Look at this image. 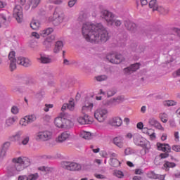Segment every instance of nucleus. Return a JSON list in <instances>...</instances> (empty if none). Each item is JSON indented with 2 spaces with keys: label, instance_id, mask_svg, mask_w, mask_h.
Masks as SVG:
<instances>
[{
  "label": "nucleus",
  "instance_id": "nucleus-1",
  "mask_svg": "<svg viewBox=\"0 0 180 180\" xmlns=\"http://www.w3.org/2000/svg\"><path fill=\"white\" fill-rule=\"evenodd\" d=\"M82 33L86 41L96 44L106 43L110 39L109 32L102 23L94 25L89 22H84L82 27Z\"/></svg>",
  "mask_w": 180,
  "mask_h": 180
},
{
  "label": "nucleus",
  "instance_id": "nucleus-2",
  "mask_svg": "<svg viewBox=\"0 0 180 180\" xmlns=\"http://www.w3.org/2000/svg\"><path fill=\"white\" fill-rule=\"evenodd\" d=\"M53 123L58 129H71L74 126V122L71 120L60 116L54 119Z\"/></svg>",
  "mask_w": 180,
  "mask_h": 180
},
{
  "label": "nucleus",
  "instance_id": "nucleus-3",
  "mask_svg": "<svg viewBox=\"0 0 180 180\" xmlns=\"http://www.w3.org/2000/svg\"><path fill=\"white\" fill-rule=\"evenodd\" d=\"M109 111L105 108H98L94 112V117L99 123H103L108 119Z\"/></svg>",
  "mask_w": 180,
  "mask_h": 180
},
{
  "label": "nucleus",
  "instance_id": "nucleus-4",
  "mask_svg": "<svg viewBox=\"0 0 180 180\" xmlns=\"http://www.w3.org/2000/svg\"><path fill=\"white\" fill-rule=\"evenodd\" d=\"M51 137H53V133L49 131H41L35 134L37 141H49L51 140Z\"/></svg>",
  "mask_w": 180,
  "mask_h": 180
},
{
  "label": "nucleus",
  "instance_id": "nucleus-5",
  "mask_svg": "<svg viewBox=\"0 0 180 180\" xmlns=\"http://www.w3.org/2000/svg\"><path fill=\"white\" fill-rule=\"evenodd\" d=\"M61 167L68 171H81L82 166L73 162H62Z\"/></svg>",
  "mask_w": 180,
  "mask_h": 180
},
{
  "label": "nucleus",
  "instance_id": "nucleus-6",
  "mask_svg": "<svg viewBox=\"0 0 180 180\" xmlns=\"http://www.w3.org/2000/svg\"><path fill=\"white\" fill-rule=\"evenodd\" d=\"M101 17L105 20L107 26H113V19L115 18L113 13L104 10L101 12Z\"/></svg>",
  "mask_w": 180,
  "mask_h": 180
},
{
  "label": "nucleus",
  "instance_id": "nucleus-7",
  "mask_svg": "<svg viewBox=\"0 0 180 180\" xmlns=\"http://www.w3.org/2000/svg\"><path fill=\"white\" fill-rule=\"evenodd\" d=\"M13 16L17 20L18 23H22L23 20V9L20 5H16L13 8Z\"/></svg>",
  "mask_w": 180,
  "mask_h": 180
},
{
  "label": "nucleus",
  "instance_id": "nucleus-8",
  "mask_svg": "<svg viewBox=\"0 0 180 180\" xmlns=\"http://www.w3.org/2000/svg\"><path fill=\"white\" fill-rule=\"evenodd\" d=\"M37 120V117L34 114H31L25 116L23 118H21L20 120V124L21 126H27V124H30V123H33V122H36Z\"/></svg>",
  "mask_w": 180,
  "mask_h": 180
},
{
  "label": "nucleus",
  "instance_id": "nucleus-9",
  "mask_svg": "<svg viewBox=\"0 0 180 180\" xmlns=\"http://www.w3.org/2000/svg\"><path fill=\"white\" fill-rule=\"evenodd\" d=\"M12 162L13 164L24 165V167H29L30 165V159L23 156L14 158H13Z\"/></svg>",
  "mask_w": 180,
  "mask_h": 180
},
{
  "label": "nucleus",
  "instance_id": "nucleus-10",
  "mask_svg": "<svg viewBox=\"0 0 180 180\" xmlns=\"http://www.w3.org/2000/svg\"><path fill=\"white\" fill-rule=\"evenodd\" d=\"M77 122L79 124H91L94 122V118L88 115H84V116L79 117Z\"/></svg>",
  "mask_w": 180,
  "mask_h": 180
},
{
  "label": "nucleus",
  "instance_id": "nucleus-11",
  "mask_svg": "<svg viewBox=\"0 0 180 180\" xmlns=\"http://www.w3.org/2000/svg\"><path fill=\"white\" fill-rule=\"evenodd\" d=\"M134 142L136 144V146H140L141 147H143L145 149V151H148V149L150 148H147L146 146V143H144V138L141 137L140 135H135L134 137Z\"/></svg>",
  "mask_w": 180,
  "mask_h": 180
},
{
  "label": "nucleus",
  "instance_id": "nucleus-12",
  "mask_svg": "<svg viewBox=\"0 0 180 180\" xmlns=\"http://www.w3.org/2000/svg\"><path fill=\"white\" fill-rule=\"evenodd\" d=\"M140 68V63H134L131 65L130 66L125 68L124 69V72L127 75H131L133 72H136L137 70Z\"/></svg>",
  "mask_w": 180,
  "mask_h": 180
},
{
  "label": "nucleus",
  "instance_id": "nucleus-13",
  "mask_svg": "<svg viewBox=\"0 0 180 180\" xmlns=\"http://www.w3.org/2000/svg\"><path fill=\"white\" fill-rule=\"evenodd\" d=\"M25 168H27V166H25L23 165L15 164L13 167H8V171L11 172V175H16L18 172H20V171H23Z\"/></svg>",
  "mask_w": 180,
  "mask_h": 180
},
{
  "label": "nucleus",
  "instance_id": "nucleus-14",
  "mask_svg": "<svg viewBox=\"0 0 180 180\" xmlns=\"http://www.w3.org/2000/svg\"><path fill=\"white\" fill-rule=\"evenodd\" d=\"M17 63L20 65H22V67H30L32 65V61L27 58H25L23 56H19L17 58Z\"/></svg>",
  "mask_w": 180,
  "mask_h": 180
},
{
  "label": "nucleus",
  "instance_id": "nucleus-15",
  "mask_svg": "<svg viewBox=\"0 0 180 180\" xmlns=\"http://www.w3.org/2000/svg\"><path fill=\"white\" fill-rule=\"evenodd\" d=\"M70 136L71 133H70V131H63L56 138V143H64V141H67Z\"/></svg>",
  "mask_w": 180,
  "mask_h": 180
},
{
  "label": "nucleus",
  "instance_id": "nucleus-16",
  "mask_svg": "<svg viewBox=\"0 0 180 180\" xmlns=\"http://www.w3.org/2000/svg\"><path fill=\"white\" fill-rule=\"evenodd\" d=\"M124 25L126 29L128 30L129 32H131V33H135L136 30H137V25H136V23L130 20L124 21Z\"/></svg>",
  "mask_w": 180,
  "mask_h": 180
},
{
  "label": "nucleus",
  "instance_id": "nucleus-17",
  "mask_svg": "<svg viewBox=\"0 0 180 180\" xmlns=\"http://www.w3.org/2000/svg\"><path fill=\"white\" fill-rule=\"evenodd\" d=\"M116 92L115 91H99L98 96H96V101H102V97L107 95L108 98H110V96H113Z\"/></svg>",
  "mask_w": 180,
  "mask_h": 180
},
{
  "label": "nucleus",
  "instance_id": "nucleus-18",
  "mask_svg": "<svg viewBox=\"0 0 180 180\" xmlns=\"http://www.w3.org/2000/svg\"><path fill=\"white\" fill-rule=\"evenodd\" d=\"M56 39V37L54 35L49 36L46 38V39L43 42V45L46 49H51V46L53 44V41Z\"/></svg>",
  "mask_w": 180,
  "mask_h": 180
},
{
  "label": "nucleus",
  "instance_id": "nucleus-19",
  "mask_svg": "<svg viewBox=\"0 0 180 180\" xmlns=\"http://www.w3.org/2000/svg\"><path fill=\"white\" fill-rule=\"evenodd\" d=\"M110 123L112 126L120 127L123 123V121L122 120V118L119 117H114L110 120Z\"/></svg>",
  "mask_w": 180,
  "mask_h": 180
},
{
  "label": "nucleus",
  "instance_id": "nucleus-20",
  "mask_svg": "<svg viewBox=\"0 0 180 180\" xmlns=\"http://www.w3.org/2000/svg\"><path fill=\"white\" fill-rule=\"evenodd\" d=\"M157 146L158 150L164 153H169L171 151V146L168 143H158Z\"/></svg>",
  "mask_w": 180,
  "mask_h": 180
},
{
  "label": "nucleus",
  "instance_id": "nucleus-21",
  "mask_svg": "<svg viewBox=\"0 0 180 180\" xmlns=\"http://www.w3.org/2000/svg\"><path fill=\"white\" fill-rule=\"evenodd\" d=\"M143 133L149 136L151 140H155V131L154 129L144 127L143 129Z\"/></svg>",
  "mask_w": 180,
  "mask_h": 180
},
{
  "label": "nucleus",
  "instance_id": "nucleus-22",
  "mask_svg": "<svg viewBox=\"0 0 180 180\" xmlns=\"http://www.w3.org/2000/svg\"><path fill=\"white\" fill-rule=\"evenodd\" d=\"M92 109H94V103H89L82 107V112L84 115H86V113H91Z\"/></svg>",
  "mask_w": 180,
  "mask_h": 180
},
{
  "label": "nucleus",
  "instance_id": "nucleus-23",
  "mask_svg": "<svg viewBox=\"0 0 180 180\" xmlns=\"http://www.w3.org/2000/svg\"><path fill=\"white\" fill-rule=\"evenodd\" d=\"M113 144L119 148H123V137L116 136L112 140Z\"/></svg>",
  "mask_w": 180,
  "mask_h": 180
},
{
  "label": "nucleus",
  "instance_id": "nucleus-24",
  "mask_svg": "<svg viewBox=\"0 0 180 180\" xmlns=\"http://www.w3.org/2000/svg\"><path fill=\"white\" fill-rule=\"evenodd\" d=\"M18 120V117H8L7 119H6L4 126L6 127H11V126H13V124H15V122Z\"/></svg>",
  "mask_w": 180,
  "mask_h": 180
},
{
  "label": "nucleus",
  "instance_id": "nucleus-25",
  "mask_svg": "<svg viewBox=\"0 0 180 180\" xmlns=\"http://www.w3.org/2000/svg\"><path fill=\"white\" fill-rule=\"evenodd\" d=\"M0 18L1 19H3V23H5L6 22H8V20H9L11 18V14L9 13V11L3 10L0 12Z\"/></svg>",
  "mask_w": 180,
  "mask_h": 180
},
{
  "label": "nucleus",
  "instance_id": "nucleus-26",
  "mask_svg": "<svg viewBox=\"0 0 180 180\" xmlns=\"http://www.w3.org/2000/svg\"><path fill=\"white\" fill-rule=\"evenodd\" d=\"M64 47V44L63 43V41H58L55 44V47L53 49V53L55 54H58L61 50H63V48Z\"/></svg>",
  "mask_w": 180,
  "mask_h": 180
},
{
  "label": "nucleus",
  "instance_id": "nucleus-27",
  "mask_svg": "<svg viewBox=\"0 0 180 180\" xmlns=\"http://www.w3.org/2000/svg\"><path fill=\"white\" fill-rule=\"evenodd\" d=\"M64 20V13H60L58 14V16L55 18V19L53 20V25H55V26H58V25H60V23H63Z\"/></svg>",
  "mask_w": 180,
  "mask_h": 180
},
{
  "label": "nucleus",
  "instance_id": "nucleus-28",
  "mask_svg": "<svg viewBox=\"0 0 180 180\" xmlns=\"http://www.w3.org/2000/svg\"><path fill=\"white\" fill-rule=\"evenodd\" d=\"M75 83V81L72 78H69L63 80L61 85L63 86V88H68L70 87V85H74Z\"/></svg>",
  "mask_w": 180,
  "mask_h": 180
},
{
  "label": "nucleus",
  "instance_id": "nucleus-29",
  "mask_svg": "<svg viewBox=\"0 0 180 180\" xmlns=\"http://www.w3.org/2000/svg\"><path fill=\"white\" fill-rule=\"evenodd\" d=\"M22 134H23L22 131H18L15 135L11 136L9 137L10 141H20Z\"/></svg>",
  "mask_w": 180,
  "mask_h": 180
},
{
  "label": "nucleus",
  "instance_id": "nucleus-30",
  "mask_svg": "<svg viewBox=\"0 0 180 180\" xmlns=\"http://www.w3.org/2000/svg\"><path fill=\"white\" fill-rule=\"evenodd\" d=\"M39 60L42 64H51L53 63V59L43 55H41Z\"/></svg>",
  "mask_w": 180,
  "mask_h": 180
},
{
  "label": "nucleus",
  "instance_id": "nucleus-31",
  "mask_svg": "<svg viewBox=\"0 0 180 180\" xmlns=\"http://www.w3.org/2000/svg\"><path fill=\"white\" fill-rule=\"evenodd\" d=\"M149 8L153 9V11H158L160 12V8H158V4H157V0H150L149 2Z\"/></svg>",
  "mask_w": 180,
  "mask_h": 180
},
{
  "label": "nucleus",
  "instance_id": "nucleus-32",
  "mask_svg": "<svg viewBox=\"0 0 180 180\" xmlns=\"http://www.w3.org/2000/svg\"><path fill=\"white\" fill-rule=\"evenodd\" d=\"M79 136L82 137V139H84V140H89L91 137V132L85 131H82L79 134Z\"/></svg>",
  "mask_w": 180,
  "mask_h": 180
},
{
  "label": "nucleus",
  "instance_id": "nucleus-33",
  "mask_svg": "<svg viewBox=\"0 0 180 180\" xmlns=\"http://www.w3.org/2000/svg\"><path fill=\"white\" fill-rule=\"evenodd\" d=\"M30 27L33 30H37L40 27V22L37 20H32L30 23Z\"/></svg>",
  "mask_w": 180,
  "mask_h": 180
},
{
  "label": "nucleus",
  "instance_id": "nucleus-34",
  "mask_svg": "<svg viewBox=\"0 0 180 180\" xmlns=\"http://www.w3.org/2000/svg\"><path fill=\"white\" fill-rule=\"evenodd\" d=\"M159 117L162 123H167V122H168V114L166 112L160 113Z\"/></svg>",
  "mask_w": 180,
  "mask_h": 180
},
{
  "label": "nucleus",
  "instance_id": "nucleus-35",
  "mask_svg": "<svg viewBox=\"0 0 180 180\" xmlns=\"http://www.w3.org/2000/svg\"><path fill=\"white\" fill-rule=\"evenodd\" d=\"M116 57V54L115 53H108L106 56L107 60L111 63L112 64H115V59Z\"/></svg>",
  "mask_w": 180,
  "mask_h": 180
},
{
  "label": "nucleus",
  "instance_id": "nucleus-36",
  "mask_svg": "<svg viewBox=\"0 0 180 180\" xmlns=\"http://www.w3.org/2000/svg\"><path fill=\"white\" fill-rule=\"evenodd\" d=\"M110 165L112 167H120V162L118 160H117L116 158H110Z\"/></svg>",
  "mask_w": 180,
  "mask_h": 180
},
{
  "label": "nucleus",
  "instance_id": "nucleus-37",
  "mask_svg": "<svg viewBox=\"0 0 180 180\" xmlns=\"http://www.w3.org/2000/svg\"><path fill=\"white\" fill-rule=\"evenodd\" d=\"M115 64H120L122 61H124V58H123V56L122 54H115Z\"/></svg>",
  "mask_w": 180,
  "mask_h": 180
},
{
  "label": "nucleus",
  "instance_id": "nucleus-38",
  "mask_svg": "<svg viewBox=\"0 0 180 180\" xmlns=\"http://www.w3.org/2000/svg\"><path fill=\"white\" fill-rule=\"evenodd\" d=\"M53 32H54V30H53L52 27L47 28L42 31V32L41 33V36H42L43 37H44L46 35L49 36V34L53 33Z\"/></svg>",
  "mask_w": 180,
  "mask_h": 180
},
{
  "label": "nucleus",
  "instance_id": "nucleus-39",
  "mask_svg": "<svg viewBox=\"0 0 180 180\" xmlns=\"http://www.w3.org/2000/svg\"><path fill=\"white\" fill-rule=\"evenodd\" d=\"M146 176L150 179H157L158 174H155L153 171H150L146 173Z\"/></svg>",
  "mask_w": 180,
  "mask_h": 180
},
{
  "label": "nucleus",
  "instance_id": "nucleus-40",
  "mask_svg": "<svg viewBox=\"0 0 180 180\" xmlns=\"http://www.w3.org/2000/svg\"><path fill=\"white\" fill-rule=\"evenodd\" d=\"M40 1L41 0H31L30 6H31L32 9L37 8L39 4H40Z\"/></svg>",
  "mask_w": 180,
  "mask_h": 180
},
{
  "label": "nucleus",
  "instance_id": "nucleus-41",
  "mask_svg": "<svg viewBox=\"0 0 180 180\" xmlns=\"http://www.w3.org/2000/svg\"><path fill=\"white\" fill-rule=\"evenodd\" d=\"M162 103L164 106H175V105H176V101L168 100L163 101Z\"/></svg>",
  "mask_w": 180,
  "mask_h": 180
},
{
  "label": "nucleus",
  "instance_id": "nucleus-42",
  "mask_svg": "<svg viewBox=\"0 0 180 180\" xmlns=\"http://www.w3.org/2000/svg\"><path fill=\"white\" fill-rule=\"evenodd\" d=\"M68 109L71 111L75 109V103H74V99L70 100L69 103L68 104Z\"/></svg>",
  "mask_w": 180,
  "mask_h": 180
},
{
  "label": "nucleus",
  "instance_id": "nucleus-43",
  "mask_svg": "<svg viewBox=\"0 0 180 180\" xmlns=\"http://www.w3.org/2000/svg\"><path fill=\"white\" fill-rule=\"evenodd\" d=\"M164 167L165 168H174V167H176V165L174 162L165 161Z\"/></svg>",
  "mask_w": 180,
  "mask_h": 180
},
{
  "label": "nucleus",
  "instance_id": "nucleus-44",
  "mask_svg": "<svg viewBox=\"0 0 180 180\" xmlns=\"http://www.w3.org/2000/svg\"><path fill=\"white\" fill-rule=\"evenodd\" d=\"M16 68V60H10V71H15Z\"/></svg>",
  "mask_w": 180,
  "mask_h": 180
},
{
  "label": "nucleus",
  "instance_id": "nucleus-45",
  "mask_svg": "<svg viewBox=\"0 0 180 180\" xmlns=\"http://www.w3.org/2000/svg\"><path fill=\"white\" fill-rule=\"evenodd\" d=\"M15 54H16V53H15L14 51H11L9 53V54H8V60L10 61L16 60V58L15 57Z\"/></svg>",
  "mask_w": 180,
  "mask_h": 180
},
{
  "label": "nucleus",
  "instance_id": "nucleus-46",
  "mask_svg": "<svg viewBox=\"0 0 180 180\" xmlns=\"http://www.w3.org/2000/svg\"><path fill=\"white\" fill-rule=\"evenodd\" d=\"M96 81H98V82H102V81H106L108 79V76L106 75H100L97 76L96 77Z\"/></svg>",
  "mask_w": 180,
  "mask_h": 180
},
{
  "label": "nucleus",
  "instance_id": "nucleus-47",
  "mask_svg": "<svg viewBox=\"0 0 180 180\" xmlns=\"http://www.w3.org/2000/svg\"><path fill=\"white\" fill-rule=\"evenodd\" d=\"M122 20L113 19V24L115 25V27H120L122 26Z\"/></svg>",
  "mask_w": 180,
  "mask_h": 180
},
{
  "label": "nucleus",
  "instance_id": "nucleus-48",
  "mask_svg": "<svg viewBox=\"0 0 180 180\" xmlns=\"http://www.w3.org/2000/svg\"><path fill=\"white\" fill-rule=\"evenodd\" d=\"M114 174L115 175V176H117V178H123V176H124V174H123V172L119 170H116L114 172Z\"/></svg>",
  "mask_w": 180,
  "mask_h": 180
},
{
  "label": "nucleus",
  "instance_id": "nucleus-49",
  "mask_svg": "<svg viewBox=\"0 0 180 180\" xmlns=\"http://www.w3.org/2000/svg\"><path fill=\"white\" fill-rule=\"evenodd\" d=\"M11 113H13V115H18V113H19V108H18V106L13 105L11 108Z\"/></svg>",
  "mask_w": 180,
  "mask_h": 180
},
{
  "label": "nucleus",
  "instance_id": "nucleus-50",
  "mask_svg": "<svg viewBox=\"0 0 180 180\" xmlns=\"http://www.w3.org/2000/svg\"><path fill=\"white\" fill-rule=\"evenodd\" d=\"M134 153V150L131 148H127L124 150L125 155H130Z\"/></svg>",
  "mask_w": 180,
  "mask_h": 180
},
{
  "label": "nucleus",
  "instance_id": "nucleus-51",
  "mask_svg": "<svg viewBox=\"0 0 180 180\" xmlns=\"http://www.w3.org/2000/svg\"><path fill=\"white\" fill-rule=\"evenodd\" d=\"M37 178H39V174L37 173L34 174H30L27 176L28 180H36Z\"/></svg>",
  "mask_w": 180,
  "mask_h": 180
},
{
  "label": "nucleus",
  "instance_id": "nucleus-52",
  "mask_svg": "<svg viewBox=\"0 0 180 180\" xmlns=\"http://www.w3.org/2000/svg\"><path fill=\"white\" fill-rule=\"evenodd\" d=\"M49 4H54L55 5H61V4H63V1L62 0H49Z\"/></svg>",
  "mask_w": 180,
  "mask_h": 180
},
{
  "label": "nucleus",
  "instance_id": "nucleus-53",
  "mask_svg": "<svg viewBox=\"0 0 180 180\" xmlns=\"http://www.w3.org/2000/svg\"><path fill=\"white\" fill-rule=\"evenodd\" d=\"M9 147H11V142H5L3 145V150L6 151V150L9 149Z\"/></svg>",
  "mask_w": 180,
  "mask_h": 180
},
{
  "label": "nucleus",
  "instance_id": "nucleus-54",
  "mask_svg": "<svg viewBox=\"0 0 180 180\" xmlns=\"http://www.w3.org/2000/svg\"><path fill=\"white\" fill-rule=\"evenodd\" d=\"M53 106H54V105H53V104H46V105H45V107H44V112H49V110L50 109L53 108Z\"/></svg>",
  "mask_w": 180,
  "mask_h": 180
},
{
  "label": "nucleus",
  "instance_id": "nucleus-55",
  "mask_svg": "<svg viewBox=\"0 0 180 180\" xmlns=\"http://www.w3.org/2000/svg\"><path fill=\"white\" fill-rule=\"evenodd\" d=\"M158 121L157 120H155V118L152 117L149 119L148 123L149 124H150L151 126H154Z\"/></svg>",
  "mask_w": 180,
  "mask_h": 180
},
{
  "label": "nucleus",
  "instance_id": "nucleus-56",
  "mask_svg": "<svg viewBox=\"0 0 180 180\" xmlns=\"http://www.w3.org/2000/svg\"><path fill=\"white\" fill-rule=\"evenodd\" d=\"M172 150H173V151H175L176 153H180V146L179 145H174L172 147Z\"/></svg>",
  "mask_w": 180,
  "mask_h": 180
},
{
  "label": "nucleus",
  "instance_id": "nucleus-57",
  "mask_svg": "<svg viewBox=\"0 0 180 180\" xmlns=\"http://www.w3.org/2000/svg\"><path fill=\"white\" fill-rule=\"evenodd\" d=\"M94 176L96 178H97V179H106V176L103 175V174H95Z\"/></svg>",
  "mask_w": 180,
  "mask_h": 180
},
{
  "label": "nucleus",
  "instance_id": "nucleus-58",
  "mask_svg": "<svg viewBox=\"0 0 180 180\" xmlns=\"http://www.w3.org/2000/svg\"><path fill=\"white\" fill-rule=\"evenodd\" d=\"M156 129H158L159 130H164V127H162V125L158 121V122L153 125Z\"/></svg>",
  "mask_w": 180,
  "mask_h": 180
},
{
  "label": "nucleus",
  "instance_id": "nucleus-59",
  "mask_svg": "<svg viewBox=\"0 0 180 180\" xmlns=\"http://www.w3.org/2000/svg\"><path fill=\"white\" fill-rule=\"evenodd\" d=\"M174 56H180V48L178 46H176L174 50Z\"/></svg>",
  "mask_w": 180,
  "mask_h": 180
},
{
  "label": "nucleus",
  "instance_id": "nucleus-60",
  "mask_svg": "<svg viewBox=\"0 0 180 180\" xmlns=\"http://www.w3.org/2000/svg\"><path fill=\"white\" fill-rule=\"evenodd\" d=\"M77 0H70L68 2V6L70 8H72V6H74V5H75V4H77Z\"/></svg>",
  "mask_w": 180,
  "mask_h": 180
},
{
  "label": "nucleus",
  "instance_id": "nucleus-61",
  "mask_svg": "<svg viewBox=\"0 0 180 180\" xmlns=\"http://www.w3.org/2000/svg\"><path fill=\"white\" fill-rule=\"evenodd\" d=\"M78 22H85V14H82L77 19Z\"/></svg>",
  "mask_w": 180,
  "mask_h": 180
},
{
  "label": "nucleus",
  "instance_id": "nucleus-62",
  "mask_svg": "<svg viewBox=\"0 0 180 180\" xmlns=\"http://www.w3.org/2000/svg\"><path fill=\"white\" fill-rule=\"evenodd\" d=\"M29 140H30L29 136H26L22 141V144H23V146H26V144H27V143H29Z\"/></svg>",
  "mask_w": 180,
  "mask_h": 180
},
{
  "label": "nucleus",
  "instance_id": "nucleus-63",
  "mask_svg": "<svg viewBox=\"0 0 180 180\" xmlns=\"http://www.w3.org/2000/svg\"><path fill=\"white\" fill-rule=\"evenodd\" d=\"M173 33H175L180 38V29L174 28L172 30Z\"/></svg>",
  "mask_w": 180,
  "mask_h": 180
},
{
  "label": "nucleus",
  "instance_id": "nucleus-64",
  "mask_svg": "<svg viewBox=\"0 0 180 180\" xmlns=\"http://www.w3.org/2000/svg\"><path fill=\"white\" fill-rule=\"evenodd\" d=\"M18 180H29V179L27 178V176L24 175L20 176Z\"/></svg>",
  "mask_w": 180,
  "mask_h": 180
}]
</instances>
